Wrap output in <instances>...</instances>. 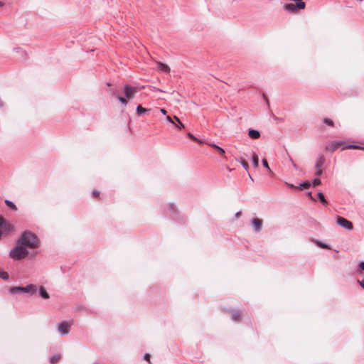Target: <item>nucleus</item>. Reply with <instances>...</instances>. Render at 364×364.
<instances>
[{
	"label": "nucleus",
	"instance_id": "c03bdc74",
	"mask_svg": "<svg viewBox=\"0 0 364 364\" xmlns=\"http://www.w3.org/2000/svg\"><path fill=\"white\" fill-rule=\"evenodd\" d=\"M3 107V102L0 100V107Z\"/></svg>",
	"mask_w": 364,
	"mask_h": 364
},
{
	"label": "nucleus",
	"instance_id": "58836bf2",
	"mask_svg": "<svg viewBox=\"0 0 364 364\" xmlns=\"http://www.w3.org/2000/svg\"><path fill=\"white\" fill-rule=\"evenodd\" d=\"M286 185L291 188H297V186H295L294 185H293L291 183H286Z\"/></svg>",
	"mask_w": 364,
	"mask_h": 364
},
{
	"label": "nucleus",
	"instance_id": "b1692460",
	"mask_svg": "<svg viewBox=\"0 0 364 364\" xmlns=\"http://www.w3.org/2000/svg\"><path fill=\"white\" fill-rule=\"evenodd\" d=\"M5 203H6V205L7 206H9L12 210H17V208H16V205L12 201H11L9 200H5Z\"/></svg>",
	"mask_w": 364,
	"mask_h": 364
},
{
	"label": "nucleus",
	"instance_id": "f704fd0d",
	"mask_svg": "<svg viewBox=\"0 0 364 364\" xmlns=\"http://www.w3.org/2000/svg\"><path fill=\"white\" fill-rule=\"evenodd\" d=\"M166 120L170 122V123H172V124H175V122H173V120L172 119V118L170 117V116H167L166 117Z\"/></svg>",
	"mask_w": 364,
	"mask_h": 364
},
{
	"label": "nucleus",
	"instance_id": "c9c22d12",
	"mask_svg": "<svg viewBox=\"0 0 364 364\" xmlns=\"http://www.w3.org/2000/svg\"><path fill=\"white\" fill-rule=\"evenodd\" d=\"M358 282L360 285V287L364 289V279L362 280H358Z\"/></svg>",
	"mask_w": 364,
	"mask_h": 364
},
{
	"label": "nucleus",
	"instance_id": "ea45409f",
	"mask_svg": "<svg viewBox=\"0 0 364 364\" xmlns=\"http://www.w3.org/2000/svg\"><path fill=\"white\" fill-rule=\"evenodd\" d=\"M15 50L17 52V53H24L25 52L21 48H15Z\"/></svg>",
	"mask_w": 364,
	"mask_h": 364
},
{
	"label": "nucleus",
	"instance_id": "393cba45",
	"mask_svg": "<svg viewBox=\"0 0 364 364\" xmlns=\"http://www.w3.org/2000/svg\"><path fill=\"white\" fill-rule=\"evenodd\" d=\"M240 164L242 166V167L247 171L248 168H249V165H248V163L243 159H240L239 160H237Z\"/></svg>",
	"mask_w": 364,
	"mask_h": 364
},
{
	"label": "nucleus",
	"instance_id": "2f4dec72",
	"mask_svg": "<svg viewBox=\"0 0 364 364\" xmlns=\"http://www.w3.org/2000/svg\"><path fill=\"white\" fill-rule=\"evenodd\" d=\"M323 173V170L322 168H319V169H316V172H315V175L316 176H321Z\"/></svg>",
	"mask_w": 364,
	"mask_h": 364
},
{
	"label": "nucleus",
	"instance_id": "a19ab883",
	"mask_svg": "<svg viewBox=\"0 0 364 364\" xmlns=\"http://www.w3.org/2000/svg\"><path fill=\"white\" fill-rule=\"evenodd\" d=\"M160 112H161V114H163L164 115H166V113H167L166 110L164 108H161V109H160Z\"/></svg>",
	"mask_w": 364,
	"mask_h": 364
},
{
	"label": "nucleus",
	"instance_id": "aec40b11",
	"mask_svg": "<svg viewBox=\"0 0 364 364\" xmlns=\"http://www.w3.org/2000/svg\"><path fill=\"white\" fill-rule=\"evenodd\" d=\"M311 186V183L309 181H306L300 184V186H297L298 189L303 190L309 188Z\"/></svg>",
	"mask_w": 364,
	"mask_h": 364
},
{
	"label": "nucleus",
	"instance_id": "6e6552de",
	"mask_svg": "<svg viewBox=\"0 0 364 364\" xmlns=\"http://www.w3.org/2000/svg\"><path fill=\"white\" fill-rule=\"evenodd\" d=\"M251 224L255 232H259L262 230L263 225V221L262 219L257 218H253L251 221Z\"/></svg>",
	"mask_w": 364,
	"mask_h": 364
},
{
	"label": "nucleus",
	"instance_id": "49530a36",
	"mask_svg": "<svg viewBox=\"0 0 364 364\" xmlns=\"http://www.w3.org/2000/svg\"><path fill=\"white\" fill-rule=\"evenodd\" d=\"M157 91L161 92H164V90H162L161 89H157Z\"/></svg>",
	"mask_w": 364,
	"mask_h": 364
},
{
	"label": "nucleus",
	"instance_id": "9d476101",
	"mask_svg": "<svg viewBox=\"0 0 364 364\" xmlns=\"http://www.w3.org/2000/svg\"><path fill=\"white\" fill-rule=\"evenodd\" d=\"M325 162V158L323 155L319 154L316 160L315 168L316 169L322 168Z\"/></svg>",
	"mask_w": 364,
	"mask_h": 364
},
{
	"label": "nucleus",
	"instance_id": "ddd939ff",
	"mask_svg": "<svg viewBox=\"0 0 364 364\" xmlns=\"http://www.w3.org/2000/svg\"><path fill=\"white\" fill-rule=\"evenodd\" d=\"M206 144L210 146L215 149L221 156H223L225 154V150L222 147L215 144V143L207 142Z\"/></svg>",
	"mask_w": 364,
	"mask_h": 364
},
{
	"label": "nucleus",
	"instance_id": "7c9ffc66",
	"mask_svg": "<svg viewBox=\"0 0 364 364\" xmlns=\"http://www.w3.org/2000/svg\"><path fill=\"white\" fill-rule=\"evenodd\" d=\"M319 184H321V180L319 178H316L313 181L314 186H318Z\"/></svg>",
	"mask_w": 364,
	"mask_h": 364
},
{
	"label": "nucleus",
	"instance_id": "c85d7f7f",
	"mask_svg": "<svg viewBox=\"0 0 364 364\" xmlns=\"http://www.w3.org/2000/svg\"><path fill=\"white\" fill-rule=\"evenodd\" d=\"M323 122H324L326 125H328V126H331V127H333V125H334L333 122L331 119H328V118H325V119H323Z\"/></svg>",
	"mask_w": 364,
	"mask_h": 364
},
{
	"label": "nucleus",
	"instance_id": "0eeeda50",
	"mask_svg": "<svg viewBox=\"0 0 364 364\" xmlns=\"http://www.w3.org/2000/svg\"><path fill=\"white\" fill-rule=\"evenodd\" d=\"M336 220L337 224L343 227V228L348 230H352L353 229V223L348 220L346 219L345 218L338 216Z\"/></svg>",
	"mask_w": 364,
	"mask_h": 364
},
{
	"label": "nucleus",
	"instance_id": "c756f323",
	"mask_svg": "<svg viewBox=\"0 0 364 364\" xmlns=\"http://www.w3.org/2000/svg\"><path fill=\"white\" fill-rule=\"evenodd\" d=\"M362 271H364V262H360L358 264V269L357 273L360 274Z\"/></svg>",
	"mask_w": 364,
	"mask_h": 364
},
{
	"label": "nucleus",
	"instance_id": "a18cd8bd",
	"mask_svg": "<svg viewBox=\"0 0 364 364\" xmlns=\"http://www.w3.org/2000/svg\"><path fill=\"white\" fill-rule=\"evenodd\" d=\"M4 5V2L0 1V7L3 6Z\"/></svg>",
	"mask_w": 364,
	"mask_h": 364
},
{
	"label": "nucleus",
	"instance_id": "9b49d317",
	"mask_svg": "<svg viewBox=\"0 0 364 364\" xmlns=\"http://www.w3.org/2000/svg\"><path fill=\"white\" fill-rule=\"evenodd\" d=\"M156 64H157V69L160 72L169 73L170 68H169V67L166 64H164V63H161V62H157Z\"/></svg>",
	"mask_w": 364,
	"mask_h": 364
},
{
	"label": "nucleus",
	"instance_id": "4c0bfd02",
	"mask_svg": "<svg viewBox=\"0 0 364 364\" xmlns=\"http://www.w3.org/2000/svg\"><path fill=\"white\" fill-rule=\"evenodd\" d=\"M289 160H290V161L291 162V164H292V165H293L294 168L296 170H297V168H297V166H296V164L294 162V161L292 160V159H291V158H289Z\"/></svg>",
	"mask_w": 364,
	"mask_h": 364
},
{
	"label": "nucleus",
	"instance_id": "412c9836",
	"mask_svg": "<svg viewBox=\"0 0 364 364\" xmlns=\"http://www.w3.org/2000/svg\"><path fill=\"white\" fill-rule=\"evenodd\" d=\"M317 196H318V198L319 199L320 202L323 205H326L328 204L326 200L324 198L323 194L321 192L318 193Z\"/></svg>",
	"mask_w": 364,
	"mask_h": 364
},
{
	"label": "nucleus",
	"instance_id": "dca6fc26",
	"mask_svg": "<svg viewBox=\"0 0 364 364\" xmlns=\"http://www.w3.org/2000/svg\"><path fill=\"white\" fill-rule=\"evenodd\" d=\"M150 109H149L142 107L141 105H138L136 109V111L139 115H142V114L146 113Z\"/></svg>",
	"mask_w": 364,
	"mask_h": 364
},
{
	"label": "nucleus",
	"instance_id": "39448f33",
	"mask_svg": "<svg viewBox=\"0 0 364 364\" xmlns=\"http://www.w3.org/2000/svg\"><path fill=\"white\" fill-rule=\"evenodd\" d=\"M295 3L285 4L283 6L285 11L289 12H296L299 9H304L306 3L303 0L294 1Z\"/></svg>",
	"mask_w": 364,
	"mask_h": 364
},
{
	"label": "nucleus",
	"instance_id": "423d86ee",
	"mask_svg": "<svg viewBox=\"0 0 364 364\" xmlns=\"http://www.w3.org/2000/svg\"><path fill=\"white\" fill-rule=\"evenodd\" d=\"M71 324L72 322H68L66 321L60 322L58 325L59 333L63 336L68 334L70 331Z\"/></svg>",
	"mask_w": 364,
	"mask_h": 364
},
{
	"label": "nucleus",
	"instance_id": "e433bc0d",
	"mask_svg": "<svg viewBox=\"0 0 364 364\" xmlns=\"http://www.w3.org/2000/svg\"><path fill=\"white\" fill-rule=\"evenodd\" d=\"M144 360H147L149 362V360H150V355L149 353H146L144 355Z\"/></svg>",
	"mask_w": 364,
	"mask_h": 364
},
{
	"label": "nucleus",
	"instance_id": "f03ea898",
	"mask_svg": "<svg viewBox=\"0 0 364 364\" xmlns=\"http://www.w3.org/2000/svg\"><path fill=\"white\" fill-rule=\"evenodd\" d=\"M18 241L25 247L31 249L38 247L40 242L36 235L29 230L24 231Z\"/></svg>",
	"mask_w": 364,
	"mask_h": 364
},
{
	"label": "nucleus",
	"instance_id": "f257e3e1",
	"mask_svg": "<svg viewBox=\"0 0 364 364\" xmlns=\"http://www.w3.org/2000/svg\"><path fill=\"white\" fill-rule=\"evenodd\" d=\"M137 92V87H133L129 84H125L123 87V92L124 94V97L119 95L117 90H110L111 95L113 96H116L118 100L124 106L127 105L128 100L134 99L135 94Z\"/></svg>",
	"mask_w": 364,
	"mask_h": 364
},
{
	"label": "nucleus",
	"instance_id": "72a5a7b5",
	"mask_svg": "<svg viewBox=\"0 0 364 364\" xmlns=\"http://www.w3.org/2000/svg\"><path fill=\"white\" fill-rule=\"evenodd\" d=\"M92 196L94 197H98L100 196V192L98 191H97V190H94L92 191Z\"/></svg>",
	"mask_w": 364,
	"mask_h": 364
},
{
	"label": "nucleus",
	"instance_id": "20e7f679",
	"mask_svg": "<svg viewBox=\"0 0 364 364\" xmlns=\"http://www.w3.org/2000/svg\"><path fill=\"white\" fill-rule=\"evenodd\" d=\"M37 291V287L34 284H28L26 287H14L9 289L11 294L26 293L33 295Z\"/></svg>",
	"mask_w": 364,
	"mask_h": 364
},
{
	"label": "nucleus",
	"instance_id": "a878e982",
	"mask_svg": "<svg viewBox=\"0 0 364 364\" xmlns=\"http://www.w3.org/2000/svg\"><path fill=\"white\" fill-rule=\"evenodd\" d=\"M262 165L264 166V167L269 172V173H272V171H271V169L269 166L267 161L266 159H262Z\"/></svg>",
	"mask_w": 364,
	"mask_h": 364
},
{
	"label": "nucleus",
	"instance_id": "473e14b6",
	"mask_svg": "<svg viewBox=\"0 0 364 364\" xmlns=\"http://www.w3.org/2000/svg\"><path fill=\"white\" fill-rule=\"evenodd\" d=\"M168 207L169 208L170 210L173 211V212H175L176 211V208H175V205L173 204V203H169L168 205Z\"/></svg>",
	"mask_w": 364,
	"mask_h": 364
},
{
	"label": "nucleus",
	"instance_id": "f8f14e48",
	"mask_svg": "<svg viewBox=\"0 0 364 364\" xmlns=\"http://www.w3.org/2000/svg\"><path fill=\"white\" fill-rule=\"evenodd\" d=\"M248 135H249V136L251 139H257L259 138L260 133L257 130L252 129H249V130H248Z\"/></svg>",
	"mask_w": 364,
	"mask_h": 364
},
{
	"label": "nucleus",
	"instance_id": "6ab92c4d",
	"mask_svg": "<svg viewBox=\"0 0 364 364\" xmlns=\"http://www.w3.org/2000/svg\"><path fill=\"white\" fill-rule=\"evenodd\" d=\"M252 161L253 166L255 168L258 167V166H259V158H258L257 155L255 153H254L253 155H252Z\"/></svg>",
	"mask_w": 364,
	"mask_h": 364
},
{
	"label": "nucleus",
	"instance_id": "1a4fd4ad",
	"mask_svg": "<svg viewBox=\"0 0 364 364\" xmlns=\"http://www.w3.org/2000/svg\"><path fill=\"white\" fill-rule=\"evenodd\" d=\"M342 144H343V141H333L331 142L326 146V149L333 151H335L336 149H337Z\"/></svg>",
	"mask_w": 364,
	"mask_h": 364
},
{
	"label": "nucleus",
	"instance_id": "bb28decb",
	"mask_svg": "<svg viewBox=\"0 0 364 364\" xmlns=\"http://www.w3.org/2000/svg\"><path fill=\"white\" fill-rule=\"evenodd\" d=\"M187 136H188V138L191 139L192 140H193V141H196V142H198V143H200V144L203 143V141H200V139H198V138H196V136H193L191 133H190V132L187 134Z\"/></svg>",
	"mask_w": 364,
	"mask_h": 364
},
{
	"label": "nucleus",
	"instance_id": "79ce46f5",
	"mask_svg": "<svg viewBox=\"0 0 364 364\" xmlns=\"http://www.w3.org/2000/svg\"><path fill=\"white\" fill-rule=\"evenodd\" d=\"M241 214H242L241 211H238V212H237V213H235V217H236L237 218H238L239 217H240Z\"/></svg>",
	"mask_w": 364,
	"mask_h": 364
},
{
	"label": "nucleus",
	"instance_id": "5701e85b",
	"mask_svg": "<svg viewBox=\"0 0 364 364\" xmlns=\"http://www.w3.org/2000/svg\"><path fill=\"white\" fill-rule=\"evenodd\" d=\"M316 245L321 247V248H323V249H331L329 245H328L327 244H325L321 241H318V240H316Z\"/></svg>",
	"mask_w": 364,
	"mask_h": 364
},
{
	"label": "nucleus",
	"instance_id": "7ed1b4c3",
	"mask_svg": "<svg viewBox=\"0 0 364 364\" xmlns=\"http://www.w3.org/2000/svg\"><path fill=\"white\" fill-rule=\"evenodd\" d=\"M28 255V251L18 241L16 246L10 251L9 256L14 260H20Z\"/></svg>",
	"mask_w": 364,
	"mask_h": 364
},
{
	"label": "nucleus",
	"instance_id": "37998d69",
	"mask_svg": "<svg viewBox=\"0 0 364 364\" xmlns=\"http://www.w3.org/2000/svg\"><path fill=\"white\" fill-rule=\"evenodd\" d=\"M308 196H309L311 199H313V200H314V198H313V197H312V195H311V192H309V193H308Z\"/></svg>",
	"mask_w": 364,
	"mask_h": 364
},
{
	"label": "nucleus",
	"instance_id": "2eb2a0df",
	"mask_svg": "<svg viewBox=\"0 0 364 364\" xmlns=\"http://www.w3.org/2000/svg\"><path fill=\"white\" fill-rule=\"evenodd\" d=\"M346 149H355L364 150V146H360L359 145H356V144H347L342 148L343 150Z\"/></svg>",
	"mask_w": 364,
	"mask_h": 364
},
{
	"label": "nucleus",
	"instance_id": "4be33fe9",
	"mask_svg": "<svg viewBox=\"0 0 364 364\" xmlns=\"http://www.w3.org/2000/svg\"><path fill=\"white\" fill-rule=\"evenodd\" d=\"M175 120L178 122L177 124L175 123L174 125L179 129L184 128L183 124L180 121L178 117L174 116Z\"/></svg>",
	"mask_w": 364,
	"mask_h": 364
},
{
	"label": "nucleus",
	"instance_id": "cd10ccee",
	"mask_svg": "<svg viewBox=\"0 0 364 364\" xmlns=\"http://www.w3.org/2000/svg\"><path fill=\"white\" fill-rule=\"evenodd\" d=\"M0 278L6 280L9 279V274L6 272H2L0 270Z\"/></svg>",
	"mask_w": 364,
	"mask_h": 364
},
{
	"label": "nucleus",
	"instance_id": "a211bd4d",
	"mask_svg": "<svg viewBox=\"0 0 364 364\" xmlns=\"http://www.w3.org/2000/svg\"><path fill=\"white\" fill-rule=\"evenodd\" d=\"M60 355H54L50 358L49 362L50 364H55L60 360Z\"/></svg>",
	"mask_w": 364,
	"mask_h": 364
},
{
	"label": "nucleus",
	"instance_id": "4468645a",
	"mask_svg": "<svg viewBox=\"0 0 364 364\" xmlns=\"http://www.w3.org/2000/svg\"><path fill=\"white\" fill-rule=\"evenodd\" d=\"M39 294L43 299H47L50 297L49 294L47 292L43 287L39 288Z\"/></svg>",
	"mask_w": 364,
	"mask_h": 364
},
{
	"label": "nucleus",
	"instance_id": "f3484780",
	"mask_svg": "<svg viewBox=\"0 0 364 364\" xmlns=\"http://www.w3.org/2000/svg\"><path fill=\"white\" fill-rule=\"evenodd\" d=\"M231 318L234 321H238L240 319V313L239 311H234L232 314Z\"/></svg>",
	"mask_w": 364,
	"mask_h": 364
}]
</instances>
